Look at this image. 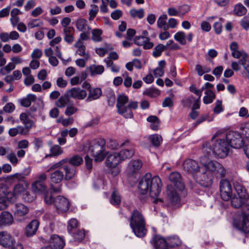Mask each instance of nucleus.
I'll use <instances>...</instances> for the list:
<instances>
[{"label":"nucleus","mask_w":249,"mask_h":249,"mask_svg":"<svg viewBox=\"0 0 249 249\" xmlns=\"http://www.w3.org/2000/svg\"><path fill=\"white\" fill-rule=\"evenodd\" d=\"M247 207L245 211L242 212L243 220L238 228L245 233H249V207Z\"/></svg>","instance_id":"18"},{"label":"nucleus","mask_w":249,"mask_h":249,"mask_svg":"<svg viewBox=\"0 0 249 249\" xmlns=\"http://www.w3.org/2000/svg\"><path fill=\"white\" fill-rule=\"evenodd\" d=\"M19 119L22 124L24 125V128L28 131L34 126V121L28 117L26 113H21L19 116Z\"/></svg>","instance_id":"32"},{"label":"nucleus","mask_w":249,"mask_h":249,"mask_svg":"<svg viewBox=\"0 0 249 249\" xmlns=\"http://www.w3.org/2000/svg\"><path fill=\"white\" fill-rule=\"evenodd\" d=\"M50 246L52 249H63L65 246L64 240L57 235H52L50 239Z\"/></svg>","instance_id":"23"},{"label":"nucleus","mask_w":249,"mask_h":249,"mask_svg":"<svg viewBox=\"0 0 249 249\" xmlns=\"http://www.w3.org/2000/svg\"><path fill=\"white\" fill-rule=\"evenodd\" d=\"M13 221V217L11 213L4 211L0 215V226L11 224Z\"/></svg>","instance_id":"30"},{"label":"nucleus","mask_w":249,"mask_h":249,"mask_svg":"<svg viewBox=\"0 0 249 249\" xmlns=\"http://www.w3.org/2000/svg\"><path fill=\"white\" fill-rule=\"evenodd\" d=\"M185 34L182 31L177 33L174 36V38L181 45H185L186 43L185 40Z\"/></svg>","instance_id":"46"},{"label":"nucleus","mask_w":249,"mask_h":249,"mask_svg":"<svg viewBox=\"0 0 249 249\" xmlns=\"http://www.w3.org/2000/svg\"><path fill=\"white\" fill-rule=\"evenodd\" d=\"M234 12L236 15L241 16L247 13V10L242 4H239L235 6Z\"/></svg>","instance_id":"48"},{"label":"nucleus","mask_w":249,"mask_h":249,"mask_svg":"<svg viewBox=\"0 0 249 249\" xmlns=\"http://www.w3.org/2000/svg\"><path fill=\"white\" fill-rule=\"evenodd\" d=\"M182 167L185 172L193 174L194 177L201 167L198 165L196 161L190 159L184 160L182 164Z\"/></svg>","instance_id":"15"},{"label":"nucleus","mask_w":249,"mask_h":249,"mask_svg":"<svg viewBox=\"0 0 249 249\" xmlns=\"http://www.w3.org/2000/svg\"><path fill=\"white\" fill-rule=\"evenodd\" d=\"M161 181L158 176L152 178L150 173H146L142 178L139 183V188L142 194L149 193L150 196L155 198L154 202L158 203L162 202V199L157 198L161 191Z\"/></svg>","instance_id":"1"},{"label":"nucleus","mask_w":249,"mask_h":249,"mask_svg":"<svg viewBox=\"0 0 249 249\" xmlns=\"http://www.w3.org/2000/svg\"><path fill=\"white\" fill-rule=\"evenodd\" d=\"M190 10V6L187 4H183L178 7L179 14L183 16Z\"/></svg>","instance_id":"56"},{"label":"nucleus","mask_w":249,"mask_h":249,"mask_svg":"<svg viewBox=\"0 0 249 249\" xmlns=\"http://www.w3.org/2000/svg\"><path fill=\"white\" fill-rule=\"evenodd\" d=\"M42 55V51L38 49H36L34 50L33 52L31 54V57L32 58L34 59H39L41 57Z\"/></svg>","instance_id":"64"},{"label":"nucleus","mask_w":249,"mask_h":249,"mask_svg":"<svg viewBox=\"0 0 249 249\" xmlns=\"http://www.w3.org/2000/svg\"><path fill=\"white\" fill-rule=\"evenodd\" d=\"M76 26L77 29L81 32H87L91 30L88 25L87 21L84 18L77 19L76 21Z\"/></svg>","instance_id":"34"},{"label":"nucleus","mask_w":249,"mask_h":249,"mask_svg":"<svg viewBox=\"0 0 249 249\" xmlns=\"http://www.w3.org/2000/svg\"><path fill=\"white\" fill-rule=\"evenodd\" d=\"M53 204L58 213L66 212L69 209L70 202L69 200L62 196H58L55 198Z\"/></svg>","instance_id":"13"},{"label":"nucleus","mask_w":249,"mask_h":249,"mask_svg":"<svg viewBox=\"0 0 249 249\" xmlns=\"http://www.w3.org/2000/svg\"><path fill=\"white\" fill-rule=\"evenodd\" d=\"M102 94V90L100 88H92L89 91L88 96L86 99V102H89L93 100L98 99Z\"/></svg>","instance_id":"27"},{"label":"nucleus","mask_w":249,"mask_h":249,"mask_svg":"<svg viewBox=\"0 0 249 249\" xmlns=\"http://www.w3.org/2000/svg\"><path fill=\"white\" fill-rule=\"evenodd\" d=\"M29 211L28 207L21 203L15 204L13 210L16 220L19 222H23L27 219Z\"/></svg>","instance_id":"11"},{"label":"nucleus","mask_w":249,"mask_h":249,"mask_svg":"<svg viewBox=\"0 0 249 249\" xmlns=\"http://www.w3.org/2000/svg\"><path fill=\"white\" fill-rule=\"evenodd\" d=\"M240 62L247 72L249 73V60H248V57L241 59Z\"/></svg>","instance_id":"59"},{"label":"nucleus","mask_w":249,"mask_h":249,"mask_svg":"<svg viewBox=\"0 0 249 249\" xmlns=\"http://www.w3.org/2000/svg\"><path fill=\"white\" fill-rule=\"evenodd\" d=\"M67 92L70 98L77 100H83L87 95V91L80 88H73L68 90Z\"/></svg>","instance_id":"19"},{"label":"nucleus","mask_w":249,"mask_h":249,"mask_svg":"<svg viewBox=\"0 0 249 249\" xmlns=\"http://www.w3.org/2000/svg\"><path fill=\"white\" fill-rule=\"evenodd\" d=\"M155 247L156 249H168L166 240L160 236H156L154 238Z\"/></svg>","instance_id":"33"},{"label":"nucleus","mask_w":249,"mask_h":249,"mask_svg":"<svg viewBox=\"0 0 249 249\" xmlns=\"http://www.w3.org/2000/svg\"><path fill=\"white\" fill-rule=\"evenodd\" d=\"M202 167H205L206 170L209 172L218 174L221 177H224L226 174V171L224 167L218 162L211 160L206 163Z\"/></svg>","instance_id":"10"},{"label":"nucleus","mask_w":249,"mask_h":249,"mask_svg":"<svg viewBox=\"0 0 249 249\" xmlns=\"http://www.w3.org/2000/svg\"><path fill=\"white\" fill-rule=\"evenodd\" d=\"M121 160L117 152H113L107 155L105 164L109 168H114L121 162Z\"/></svg>","instance_id":"16"},{"label":"nucleus","mask_w":249,"mask_h":249,"mask_svg":"<svg viewBox=\"0 0 249 249\" xmlns=\"http://www.w3.org/2000/svg\"><path fill=\"white\" fill-rule=\"evenodd\" d=\"M70 96L67 92L63 96H61L56 102V106L58 107H63L70 100Z\"/></svg>","instance_id":"39"},{"label":"nucleus","mask_w":249,"mask_h":249,"mask_svg":"<svg viewBox=\"0 0 249 249\" xmlns=\"http://www.w3.org/2000/svg\"><path fill=\"white\" fill-rule=\"evenodd\" d=\"M32 188L36 193L42 192L45 191L46 185L44 182L36 180L32 185Z\"/></svg>","instance_id":"37"},{"label":"nucleus","mask_w":249,"mask_h":249,"mask_svg":"<svg viewBox=\"0 0 249 249\" xmlns=\"http://www.w3.org/2000/svg\"><path fill=\"white\" fill-rule=\"evenodd\" d=\"M163 107H171L173 106V102L170 97H166L164 99L162 102Z\"/></svg>","instance_id":"63"},{"label":"nucleus","mask_w":249,"mask_h":249,"mask_svg":"<svg viewBox=\"0 0 249 249\" xmlns=\"http://www.w3.org/2000/svg\"><path fill=\"white\" fill-rule=\"evenodd\" d=\"M226 140L230 147L234 148H240L244 145L243 139L238 132L234 131L228 132L226 136Z\"/></svg>","instance_id":"8"},{"label":"nucleus","mask_w":249,"mask_h":249,"mask_svg":"<svg viewBox=\"0 0 249 249\" xmlns=\"http://www.w3.org/2000/svg\"><path fill=\"white\" fill-rule=\"evenodd\" d=\"M74 29L72 27H69L63 29L64 39L68 43H71L74 40Z\"/></svg>","instance_id":"28"},{"label":"nucleus","mask_w":249,"mask_h":249,"mask_svg":"<svg viewBox=\"0 0 249 249\" xmlns=\"http://www.w3.org/2000/svg\"><path fill=\"white\" fill-rule=\"evenodd\" d=\"M43 25V22L39 19H33L28 23V26L29 28L32 29L35 27H38Z\"/></svg>","instance_id":"52"},{"label":"nucleus","mask_w":249,"mask_h":249,"mask_svg":"<svg viewBox=\"0 0 249 249\" xmlns=\"http://www.w3.org/2000/svg\"><path fill=\"white\" fill-rule=\"evenodd\" d=\"M105 145V140L100 139L94 141L89 146V152L93 156L96 162L102 161L106 157Z\"/></svg>","instance_id":"5"},{"label":"nucleus","mask_w":249,"mask_h":249,"mask_svg":"<svg viewBox=\"0 0 249 249\" xmlns=\"http://www.w3.org/2000/svg\"><path fill=\"white\" fill-rule=\"evenodd\" d=\"M169 179L178 190H182L184 188V182L179 173L177 172L171 173L169 176Z\"/></svg>","instance_id":"20"},{"label":"nucleus","mask_w":249,"mask_h":249,"mask_svg":"<svg viewBox=\"0 0 249 249\" xmlns=\"http://www.w3.org/2000/svg\"><path fill=\"white\" fill-rule=\"evenodd\" d=\"M74 46L77 48L76 53L78 55L83 56L86 60L89 59V55L88 53H86V47L81 40H78L75 44Z\"/></svg>","instance_id":"29"},{"label":"nucleus","mask_w":249,"mask_h":249,"mask_svg":"<svg viewBox=\"0 0 249 249\" xmlns=\"http://www.w3.org/2000/svg\"><path fill=\"white\" fill-rule=\"evenodd\" d=\"M83 161L82 158L77 155L71 158H66L52 165L48 171L57 167H61L66 172V179H72L76 176L77 167L80 165Z\"/></svg>","instance_id":"2"},{"label":"nucleus","mask_w":249,"mask_h":249,"mask_svg":"<svg viewBox=\"0 0 249 249\" xmlns=\"http://www.w3.org/2000/svg\"><path fill=\"white\" fill-rule=\"evenodd\" d=\"M169 244L171 247L175 248L181 245V242L178 237L174 236L168 239Z\"/></svg>","instance_id":"49"},{"label":"nucleus","mask_w":249,"mask_h":249,"mask_svg":"<svg viewBox=\"0 0 249 249\" xmlns=\"http://www.w3.org/2000/svg\"><path fill=\"white\" fill-rule=\"evenodd\" d=\"M39 222L37 220H33L28 224L25 229V234L27 237H31L34 235L36 232Z\"/></svg>","instance_id":"24"},{"label":"nucleus","mask_w":249,"mask_h":249,"mask_svg":"<svg viewBox=\"0 0 249 249\" xmlns=\"http://www.w3.org/2000/svg\"><path fill=\"white\" fill-rule=\"evenodd\" d=\"M121 202V197L118 192L114 191L111 196L110 202L113 205H118Z\"/></svg>","instance_id":"43"},{"label":"nucleus","mask_w":249,"mask_h":249,"mask_svg":"<svg viewBox=\"0 0 249 249\" xmlns=\"http://www.w3.org/2000/svg\"><path fill=\"white\" fill-rule=\"evenodd\" d=\"M89 69L91 75L94 76L96 74H101L104 71V68L102 65H91Z\"/></svg>","instance_id":"38"},{"label":"nucleus","mask_w":249,"mask_h":249,"mask_svg":"<svg viewBox=\"0 0 249 249\" xmlns=\"http://www.w3.org/2000/svg\"><path fill=\"white\" fill-rule=\"evenodd\" d=\"M36 100V96L34 94H28L25 98L22 99L20 102L21 106L24 107H29L32 102Z\"/></svg>","instance_id":"36"},{"label":"nucleus","mask_w":249,"mask_h":249,"mask_svg":"<svg viewBox=\"0 0 249 249\" xmlns=\"http://www.w3.org/2000/svg\"><path fill=\"white\" fill-rule=\"evenodd\" d=\"M99 11L98 7L97 5L95 4L91 5V9L89 12V19L92 20L96 17L98 12Z\"/></svg>","instance_id":"50"},{"label":"nucleus","mask_w":249,"mask_h":249,"mask_svg":"<svg viewBox=\"0 0 249 249\" xmlns=\"http://www.w3.org/2000/svg\"><path fill=\"white\" fill-rule=\"evenodd\" d=\"M194 101L195 98L192 95L183 100L181 102L184 107H189L191 106L193 102Z\"/></svg>","instance_id":"55"},{"label":"nucleus","mask_w":249,"mask_h":249,"mask_svg":"<svg viewBox=\"0 0 249 249\" xmlns=\"http://www.w3.org/2000/svg\"><path fill=\"white\" fill-rule=\"evenodd\" d=\"M231 55L234 58L238 59L241 57V59L245 58V57H248V54L244 51H237L231 53Z\"/></svg>","instance_id":"51"},{"label":"nucleus","mask_w":249,"mask_h":249,"mask_svg":"<svg viewBox=\"0 0 249 249\" xmlns=\"http://www.w3.org/2000/svg\"><path fill=\"white\" fill-rule=\"evenodd\" d=\"M27 188V186L25 184L18 183L15 186L13 190V196H17L19 194L23 193Z\"/></svg>","instance_id":"42"},{"label":"nucleus","mask_w":249,"mask_h":249,"mask_svg":"<svg viewBox=\"0 0 249 249\" xmlns=\"http://www.w3.org/2000/svg\"><path fill=\"white\" fill-rule=\"evenodd\" d=\"M102 31L101 29H95L92 31V39L95 42H100L102 40L101 35Z\"/></svg>","instance_id":"45"},{"label":"nucleus","mask_w":249,"mask_h":249,"mask_svg":"<svg viewBox=\"0 0 249 249\" xmlns=\"http://www.w3.org/2000/svg\"><path fill=\"white\" fill-rule=\"evenodd\" d=\"M130 226L137 236L143 237L145 235V221L142 213L137 210H134L131 213Z\"/></svg>","instance_id":"4"},{"label":"nucleus","mask_w":249,"mask_h":249,"mask_svg":"<svg viewBox=\"0 0 249 249\" xmlns=\"http://www.w3.org/2000/svg\"><path fill=\"white\" fill-rule=\"evenodd\" d=\"M231 206L236 209L242 207V211H245V208L247 207V206L249 207V198H241L236 195L233 197H231Z\"/></svg>","instance_id":"17"},{"label":"nucleus","mask_w":249,"mask_h":249,"mask_svg":"<svg viewBox=\"0 0 249 249\" xmlns=\"http://www.w3.org/2000/svg\"><path fill=\"white\" fill-rule=\"evenodd\" d=\"M121 161L131 158L134 154V150L133 149H123L119 152H117Z\"/></svg>","instance_id":"35"},{"label":"nucleus","mask_w":249,"mask_h":249,"mask_svg":"<svg viewBox=\"0 0 249 249\" xmlns=\"http://www.w3.org/2000/svg\"><path fill=\"white\" fill-rule=\"evenodd\" d=\"M164 50H166V46L162 44H159L154 48L152 53L153 56L155 57L160 56Z\"/></svg>","instance_id":"47"},{"label":"nucleus","mask_w":249,"mask_h":249,"mask_svg":"<svg viewBox=\"0 0 249 249\" xmlns=\"http://www.w3.org/2000/svg\"><path fill=\"white\" fill-rule=\"evenodd\" d=\"M149 140L154 146H159L160 145L162 139L160 135L154 134L149 137Z\"/></svg>","instance_id":"41"},{"label":"nucleus","mask_w":249,"mask_h":249,"mask_svg":"<svg viewBox=\"0 0 249 249\" xmlns=\"http://www.w3.org/2000/svg\"><path fill=\"white\" fill-rule=\"evenodd\" d=\"M85 232L84 231H78L76 233H75L73 236L74 238L78 241H81L85 237Z\"/></svg>","instance_id":"62"},{"label":"nucleus","mask_w":249,"mask_h":249,"mask_svg":"<svg viewBox=\"0 0 249 249\" xmlns=\"http://www.w3.org/2000/svg\"><path fill=\"white\" fill-rule=\"evenodd\" d=\"M128 97L124 94H120L117 98L116 107L118 112L126 118H131L133 116L132 110L127 108L128 104Z\"/></svg>","instance_id":"6"},{"label":"nucleus","mask_w":249,"mask_h":249,"mask_svg":"<svg viewBox=\"0 0 249 249\" xmlns=\"http://www.w3.org/2000/svg\"><path fill=\"white\" fill-rule=\"evenodd\" d=\"M54 172L50 174V180L51 183L55 184L60 183L63 179L66 180H70L71 179H66V172L64 171L61 167H57L53 170H55Z\"/></svg>","instance_id":"14"},{"label":"nucleus","mask_w":249,"mask_h":249,"mask_svg":"<svg viewBox=\"0 0 249 249\" xmlns=\"http://www.w3.org/2000/svg\"><path fill=\"white\" fill-rule=\"evenodd\" d=\"M194 177L201 186L205 187L210 186L213 182V177L212 173L206 170L205 167L202 166Z\"/></svg>","instance_id":"7"},{"label":"nucleus","mask_w":249,"mask_h":249,"mask_svg":"<svg viewBox=\"0 0 249 249\" xmlns=\"http://www.w3.org/2000/svg\"><path fill=\"white\" fill-rule=\"evenodd\" d=\"M14 239L7 231L0 232V245L5 248L13 246Z\"/></svg>","instance_id":"21"},{"label":"nucleus","mask_w":249,"mask_h":249,"mask_svg":"<svg viewBox=\"0 0 249 249\" xmlns=\"http://www.w3.org/2000/svg\"><path fill=\"white\" fill-rule=\"evenodd\" d=\"M142 166V162L140 160H130L127 164L125 171L127 177L136 178Z\"/></svg>","instance_id":"9"},{"label":"nucleus","mask_w":249,"mask_h":249,"mask_svg":"<svg viewBox=\"0 0 249 249\" xmlns=\"http://www.w3.org/2000/svg\"><path fill=\"white\" fill-rule=\"evenodd\" d=\"M29 131L21 125L11 128L8 131V134L11 137H15L17 135H27Z\"/></svg>","instance_id":"31"},{"label":"nucleus","mask_w":249,"mask_h":249,"mask_svg":"<svg viewBox=\"0 0 249 249\" xmlns=\"http://www.w3.org/2000/svg\"><path fill=\"white\" fill-rule=\"evenodd\" d=\"M223 111L222 106V101L217 100L216 102V105L213 108V111L215 113H219Z\"/></svg>","instance_id":"61"},{"label":"nucleus","mask_w":249,"mask_h":249,"mask_svg":"<svg viewBox=\"0 0 249 249\" xmlns=\"http://www.w3.org/2000/svg\"><path fill=\"white\" fill-rule=\"evenodd\" d=\"M167 18V15L163 14L159 17L157 21L158 27L160 28H162L165 31H166L169 29V27L166 24Z\"/></svg>","instance_id":"40"},{"label":"nucleus","mask_w":249,"mask_h":249,"mask_svg":"<svg viewBox=\"0 0 249 249\" xmlns=\"http://www.w3.org/2000/svg\"><path fill=\"white\" fill-rule=\"evenodd\" d=\"M219 189L222 199L224 201H228L232 196L231 185L227 179H222L219 183Z\"/></svg>","instance_id":"12"},{"label":"nucleus","mask_w":249,"mask_h":249,"mask_svg":"<svg viewBox=\"0 0 249 249\" xmlns=\"http://www.w3.org/2000/svg\"><path fill=\"white\" fill-rule=\"evenodd\" d=\"M15 108L14 105L12 103H8L3 107V110L7 113L12 112Z\"/></svg>","instance_id":"57"},{"label":"nucleus","mask_w":249,"mask_h":249,"mask_svg":"<svg viewBox=\"0 0 249 249\" xmlns=\"http://www.w3.org/2000/svg\"><path fill=\"white\" fill-rule=\"evenodd\" d=\"M129 13L131 17L135 18L136 17L139 18H142L144 16V11L142 8L140 9L139 10H136L135 9H131Z\"/></svg>","instance_id":"44"},{"label":"nucleus","mask_w":249,"mask_h":249,"mask_svg":"<svg viewBox=\"0 0 249 249\" xmlns=\"http://www.w3.org/2000/svg\"><path fill=\"white\" fill-rule=\"evenodd\" d=\"M234 188L236 192V194L238 196L241 198H249V196L247 192V190L245 187L238 181H234L233 183Z\"/></svg>","instance_id":"25"},{"label":"nucleus","mask_w":249,"mask_h":249,"mask_svg":"<svg viewBox=\"0 0 249 249\" xmlns=\"http://www.w3.org/2000/svg\"><path fill=\"white\" fill-rule=\"evenodd\" d=\"M221 133L220 131L217 132L213 137L212 139ZM229 149V144L224 139L217 140L215 142L212 140L210 142H206L203 145L204 151L209 155L212 153L220 158L226 157L228 155Z\"/></svg>","instance_id":"3"},{"label":"nucleus","mask_w":249,"mask_h":249,"mask_svg":"<svg viewBox=\"0 0 249 249\" xmlns=\"http://www.w3.org/2000/svg\"><path fill=\"white\" fill-rule=\"evenodd\" d=\"M50 151L52 156H58L63 153L61 147L58 145H55L52 146L51 148Z\"/></svg>","instance_id":"53"},{"label":"nucleus","mask_w":249,"mask_h":249,"mask_svg":"<svg viewBox=\"0 0 249 249\" xmlns=\"http://www.w3.org/2000/svg\"><path fill=\"white\" fill-rule=\"evenodd\" d=\"M77 111V108L73 106H68L65 111V114L67 116H70L76 113Z\"/></svg>","instance_id":"58"},{"label":"nucleus","mask_w":249,"mask_h":249,"mask_svg":"<svg viewBox=\"0 0 249 249\" xmlns=\"http://www.w3.org/2000/svg\"><path fill=\"white\" fill-rule=\"evenodd\" d=\"M123 15V13L120 10H116L111 14V17L114 20H117Z\"/></svg>","instance_id":"60"},{"label":"nucleus","mask_w":249,"mask_h":249,"mask_svg":"<svg viewBox=\"0 0 249 249\" xmlns=\"http://www.w3.org/2000/svg\"><path fill=\"white\" fill-rule=\"evenodd\" d=\"M78 226V222L75 219H71L68 223L67 229L70 234L72 233V231L77 228Z\"/></svg>","instance_id":"54"},{"label":"nucleus","mask_w":249,"mask_h":249,"mask_svg":"<svg viewBox=\"0 0 249 249\" xmlns=\"http://www.w3.org/2000/svg\"><path fill=\"white\" fill-rule=\"evenodd\" d=\"M134 43L138 46H142L144 49H150L154 46L153 43L150 41L149 38L143 36H136Z\"/></svg>","instance_id":"22"},{"label":"nucleus","mask_w":249,"mask_h":249,"mask_svg":"<svg viewBox=\"0 0 249 249\" xmlns=\"http://www.w3.org/2000/svg\"><path fill=\"white\" fill-rule=\"evenodd\" d=\"M166 193L169 199L173 203L176 204L179 201V196L172 185L167 186Z\"/></svg>","instance_id":"26"}]
</instances>
